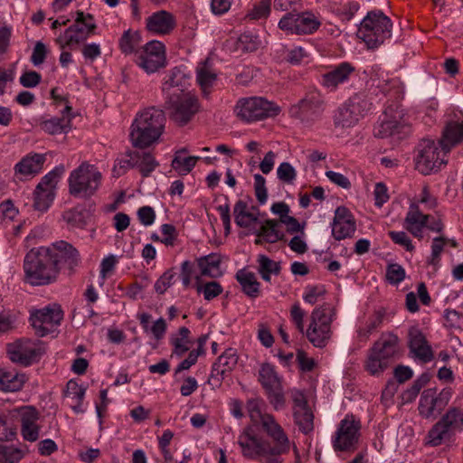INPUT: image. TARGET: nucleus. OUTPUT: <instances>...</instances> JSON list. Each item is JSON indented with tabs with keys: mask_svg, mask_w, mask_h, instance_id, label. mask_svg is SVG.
Instances as JSON below:
<instances>
[{
	"mask_svg": "<svg viewBox=\"0 0 463 463\" xmlns=\"http://www.w3.org/2000/svg\"><path fill=\"white\" fill-rule=\"evenodd\" d=\"M57 261L50 247L32 249L24 260L26 281L33 286L52 283L59 273Z\"/></svg>",
	"mask_w": 463,
	"mask_h": 463,
	"instance_id": "nucleus-1",
	"label": "nucleus"
},
{
	"mask_svg": "<svg viewBox=\"0 0 463 463\" xmlns=\"http://www.w3.org/2000/svg\"><path fill=\"white\" fill-rule=\"evenodd\" d=\"M163 110L154 107L137 115L130 128V141L136 147L144 148L156 142L165 128Z\"/></svg>",
	"mask_w": 463,
	"mask_h": 463,
	"instance_id": "nucleus-2",
	"label": "nucleus"
},
{
	"mask_svg": "<svg viewBox=\"0 0 463 463\" xmlns=\"http://www.w3.org/2000/svg\"><path fill=\"white\" fill-rule=\"evenodd\" d=\"M261 429L271 440L273 446L266 443V452L262 455V463H283L282 455L293 449L296 456L298 450L296 444L289 439L288 433L275 417H266Z\"/></svg>",
	"mask_w": 463,
	"mask_h": 463,
	"instance_id": "nucleus-3",
	"label": "nucleus"
},
{
	"mask_svg": "<svg viewBox=\"0 0 463 463\" xmlns=\"http://www.w3.org/2000/svg\"><path fill=\"white\" fill-rule=\"evenodd\" d=\"M102 183L100 171L89 163H82L72 170L68 178L69 191L78 198H90L99 189Z\"/></svg>",
	"mask_w": 463,
	"mask_h": 463,
	"instance_id": "nucleus-4",
	"label": "nucleus"
},
{
	"mask_svg": "<svg viewBox=\"0 0 463 463\" xmlns=\"http://www.w3.org/2000/svg\"><path fill=\"white\" fill-rule=\"evenodd\" d=\"M335 319V308L328 304L316 307L312 311L305 334L315 347L323 348L327 345L332 336L331 324Z\"/></svg>",
	"mask_w": 463,
	"mask_h": 463,
	"instance_id": "nucleus-5",
	"label": "nucleus"
},
{
	"mask_svg": "<svg viewBox=\"0 0 463 463\" xmlns=\"http://www.w3.org/2000/svg\"><path fill=\"white\" fill-rule=\"evenodd\" d=\"M392 22L382 12H370L364 18L358 30V37L369 49L377 48L391 37Z\"/></svg>",
	"mask_w": 463,
	"mask_h": 463,
	"instance_id": "nucleus-6",
	"label": "nucleus"
},
{
	"mask_svg": "<svg viewBox=\"0 0 463 463\" xmlns=\"http://www.w3.org/2000/svg\"><path fill=\"white\" fill-rule=\"evenodd\" d=\"M280 111L279 105L261 97L240 99L234 108L237 118L247 123L276 117Z\"/></svg>",
	"mask_w": 463,
	"mask_h": 463,
	"instance_id": "nucleus-7",
	"label": "nucleus"
},
{
	"mask_svg": "<svg viewBox=\"0 0 463 463\" xmlns=\"http://www.w3.org/2000/svg\"><path fill=\"white\" fill-rule=\"evenodd\" d=\"M361 422L353 414H346L336 426L331 443L335 451L350 452L356 449L361 435Z\"/></svg>",
	"mask_w": 463,
	"mask_h": 463,
	"instance_id": "nucleus-8",
	"label": "nucleus"
},
{
	"mask_svg": "<svg viewBox=\"0 0 463 463\" xmlns=\"http://www.w3.org/2000/svg\"><path fill=\"white\" fill-rule=\"evenodd\" d=\"M321 22L319 17L311 11L301 13L289 12L284 14L279 21V28L287 34H311L315 33Z\"/></svg>",
	"mask_w": 463,
	"mask_h": 463,
	"instance_id": "nucleus-9",
	"label": "nucleus"
},
{
	"mask_svg": "<svg viewBox=\"0 0 463 463\" xmlns=\"http://www.w3.org/2000/svg\"><path fill=\"white\" fill-rule=\"evenodd\" d=\"M410 132V124L399 107H389L385 112L381 123L375 127L374 135L376 137H392L402 139Z\"/></svg>",
	"mask_w": 463,
	"mask_h": 463,
	"instance_id": "nucleus-10",
	"label": "nucleus"
},
{
	"mask_svg": "<svg viewBox=\"0 0 463 463\" xmlns=\"http://www.w3.org/2000/svg\"><path fill=\"white\" fill-rule=\"evenodd\" d=\"M449 151H444L439 143L430 139L422 140L418 146V154L415 158L417 169L423 175H430L446 162L445 155Z\"/></svg>",
	"mask_w": 463,
	"mask_h": 463,
	"instance_id": "nucleus-11",
	"label": "nucleus"
},
{
	"mask_svg": "<svg viewBox=\"0 0 463 463\" xmlns=\"http://www.w3.org/2000/svg\"><path fill=\"white\" fill-rule=\"evenodd\" d=\"M165 99L166 109L178 125L188 123L199 110L198 99L192 91Z\"/></svg>",
	"mask_w": 463,
	"mask_h": 463,
	"instance_id": "nucleus-12",
	"label": "nucleus"
},
{
	"mask_svg": "<svg viewBox=\"0 0 463 463\" xmlns=\"http://www.w3.org/2000/svg\"><path fill=\"white\" fill-rule=\"evenodd\" d=\"M135 61L146 73H154L166 64L165 47L157 40H152L137 51Z\"/></svg>",
	"mask_w": 463,
	"mask_h": 463,
	"instance_id": "nucleus-13",
	"label": "nucleus"
},
{
	"mask_svg": "<svg viewBox=\"0 0 463 463\" xmlns=\"http://www.w3.org/2000/svg\"><path fill=\"white\" fill-rule=\"evenodd\" d=\"M63 173L64 167L60 165L42 178L34 192L33 206L36 210L44 212L51 206L55 196L56 186Z\"/></svg>",
	"mask_w": 463,
	"mask_h": 463,
	"instance_id": "nucleus-14",
	"label": "nucleus"
},
{
	"mask_svg": "<svg viewBox=\"0 0 463 463\" xmlns=\"http://www.w3.org/2000/svg\"><path fill=\"white\" fill-rule=\"evenodd\" d=\"M451 396L450 390L444 389L439 393H437V391L432 388L424 390L419 401L420 415L425 419L436 418L447 406Z\"/></svg>",
	"mask_w": 463,
	"mask_h": 463,
	"instance_id": "nucleus-15",
	"label": "nucleus"
},
{
	"mask_svg": "<svg viewBox=\"0 0 463 463\" xmlns=\"http://www.w3.org/2000/svg\"><path fill=\"white\" fill-rule=\"evenodd\" d=\"M62 317L61 309L53 306L34 310L31 313L30 319L35 334L39 336H44L55 330Z\"/></svg>",
	"mask_w": 463,
	"mask_h": 463,
	"instance_id": "nucleus-16",
	"label": "nucleus"
},
{
	"mask_svg": "<svg viewBox=\"0 0 463 463\" xmlns=\"http://www.w3.org/2000/svg\"><path fill=\"white\" fill-rule=\"evenodd\" d=\"M43 353L44 347L40 341L24 339L8 345L10 359L24 365H29L37 361Z\"/></svg>",
	"mask_w": 463,
	"mask_h": 463,
	"instance_id": "nucleus-17",
	"label": "nucleus"
},
{
	"mask_svg": "<svg viewBox=\"0 0 463 463\" xmlns=\"http://www.w3.org/2000/svg\"><path fill=\"white\" fill-rule=\"evenodd\" d=\"M408 347L411 356L416 361L427 364L434 358L430 344L417 326H411L408 331Z\"/></svg>",
	"mask_w": 463,
	"mask_h": 463,
	"instance_id": "nucleus-18",
	"label": "nucleus"
},
{
	"mask_svg": "<svg viewBox=\"0 0 463 463\" xmlns=\"http://www.w3.org/2000/svg\"><path fill=\"white\" fill-rule=\"evenodd\" d=\"M354 70L351 63L344 61L322 72L318 81L327 90L335 91L340 85L350 80Z\"/></svg>",
	"mask_w": 463,
	"mask_h": 463,
	"instance_id": "nucleus-19",
	"label": "nucleus"
},
{
	"mask_svg": "<svg viewBox=\"0 0 463 463\" xmlns=\"http://www.w3.org/2000/svg\"><path fill=\"white\" fill-rule=\"evenodd\" d=\"M190 77L182 68L171 70L165 77L162 84V92L165 98L176 96L184 92H191Z\"/></svg>",
	"mask_w": 463,
	"mask_h": 463,
	"instance_id": "nucleus-20",
	"label": "nucleus"
},
{
	"mask_svg": "<svg viewBox=\"0 0 463 463\" xmlns=\"http://www.w3.org/2000/svg\"><path fill=\"white\" fill-rule=\"evenodd\" d=\"M331 227L333 237L337 241H341L354 235L356 230V223L348 209L337 207Z\"/></svg>",
	"mask_w": 463,
	"mask_h": 463,
	"instance_id": "nucleus-21",
	"label": "nucleus"
},
{
	"mask_svg": "<svg viewBox=\"0 0 463 463\" xmlns=\"http://www.w3.org/2000/svg\"><path fill=\"white\" fill-rule=\"evenodd\" d=\"M21 421V435L25 441L35 442L41 437L38 423L39 412L33 407L24 406L18 411Z\"/></svg>",
	"mask_w": 463,
	"mask_h": 463,
	"instance_id": "nucleus-22",
	"label": "nucleus"
},
{
	"mask_svg": "<svg viewBox=\"0 0 463 463\" xmlns=\"http://www.w3.org/2000/svg\"><path fill=\"white\" fill-rule=\"evenodd\" d=\"M238 444L245 458L257 459L262 463V455L266 452V443L257 438L250 428L244 429L239 435Z\"/></svg>",
	"mask_w": 463,
	"mask_h": 463,
	"instance_id": "nucleus-23",
	"label": "nucleus"
},
{
	"mask_svg": "<svg viewBox=\"0 0 463 463\" xmlns=\"http://www.w3.org/2000/svg\"><path fill=\"white\" fill-rule=\"evenodd\" d=\"M369 350L391 364L400 354V338L392 332L383 333Z\"/></svg>",
	"mask_w": 463,
	"mask_h": 463,
	"instance_id": "nucleus-24",
	"label": "nucleus"
},
{
	"mask_svg": "<svg viewBox=\"0 0 463 463\" xmlns=\"http://www.w3.org/2000/svg\"><path fill=\"white\" fill-rule=\"evenodd\" d=\"M322 100L317 94H309L290 109L292 117L301 121H308L317 117L323 109Z\"/></svg>",
	"mask_w": 463,
	"mask_h": 463,
	"instance_id": "nucleus-25",
	"label": "nucleus"
},
{
	"mask_svg": "<svg viewBox=\"0 0 463 463\" xmlns=\"http://www.w3.org/2000/svg\"><path fill=\"white\" fill-rule=\"evenodd\" d=\"M52 254L54 259L58 260L57 268L60 270L61 265L66 266L70 270H72L80 262V255L78 250L71 244L64 241H57L52 246Z\"/></svg>",
	"mask_w": 463,
	"mask_h": 463,
	"instance_id": "nucleus-26",
	"label": "nucleus"
},
{
	"mask_svg": "<svg viewBox=\"0 0 463 463\" xmlns=\"http://www.w3.org/2000/svg\"><path fill=\"white\" fill-rule=\"evenodd\" d=\"M146 27L154 34H168L175 27V18L167 11H157L146 18Z\"/></svg>",
	"mask_w": 463,
	"mask_h": 463,
	"instance_id": "nucleus-27",
	"label": "nucleus"
},
{
	"mask_svg": "<svg viewBox=\"0 0 463 463\" xmlns=\"http://www.w3.org/2000/svg\"><path fill=\"white\" fill-rule=\"evenodd\" d=\"M234 220L238 226L256 231L260 223L257 209L249 207L246 203L238 201L233 209Z\"/></svg>",
	"mask_w": 463,
	"mask_h": 463,
	"instance_id": "nucleus-28",
	"label": "nucleus"
},
{
	"mask_svg": "<svg viewBox=\"0 0 463 463\" xmlns=\"http://www.w3.org/2000/svg\"><path fill=\"white\" fill-rule=\"evenodd\" d=\"M430 220V215L423 214L417 203H411L404 221L405 229L417 238L422 237V231Z\"/></svg>",
	"mask_w": 463,
	"mask_h": 463,
	"instance_id": "nucleus-29",
	"label": "nucleus"
},
{
	"mask_svg": "<svg viewBox=\"0 0 463 463\" xmlns=\"http://www.w3.org/2000/svg\"><path fill=\"white\" fill-rule=\"evenodd\" d=\"M196 81L205 96L212 91L216 84L217 72L209 60L198 64L196 68Z\"/></svg>",
	"mask_w": 463,
	"mask_h": 463,
	"instance_id": "nucleus-30",
	"label": "nucleus"
},
{
	"mask_svg": "<svg viewBox=\"0 0 463 463\" xmlns=\"http://www.w3.org/2000/svg\"><path fill=\"white\" fill-rule=\"evenodd\" d=\"M87 388L79 384L74 380H70L66 384L64 396L71 401L70 404L71 410L77 413H84L87 410V404L83 402Z\"/></svg>",
	"mask_w": 463,
	"mask_h": 463,
	"instance_id": "nucleus-31",
	"label": "nucleus"
},
{
	"mask_svg": "<svg viewBox=\"0 0 463 463\" xmlns=\"http://www.w3.org/2000/svg\"><path fill=\"white\" fill-rule=\"evenodd\" d=\"M44 161V155H27L14 165V172L24 177L35 175L41 172Z\"/></svg>",
	"mask_w": 463,
	"mask_h": 463,
	"instance_id": "nucleus-32",
	"label": "nucleus"
},
{
	"mask_svg": "<svg viewBox=\"0 0 463 463\" xmlns=\"http://www.w3.org/2000/svg\"><path fill=\"white\" fill-rule=\"evenodd\" d=\"M452 414H445L429 431L427 443L430 446H439L450 436L452 424L449 423Z\"/></svg>",
	"mask_w": 463,
	"mask_h": 463,
	"instance_id": "nucleus-33",
	"label": "nucleus"
},
{
	"mask_svg": "<svg viewBox=\"0 0 463 463\" xmlns=\"http://www.w3.org/2000/svg\"><path fill=\"white\" fill-rule=\"evenodd\" d=\"M361 117L358 104L351 101L338 109L335 116V123L343 128H351L359 121Z\"/></svg>",
	"mask_w": 463,
	"mask_h": 463,
	"instance_id": "nucleus-34",
	"label": "nucleus"
},
{
	"mask_svg": "<svg viewBox=\"0 0 463 463\" xmlns=\"http://www.w3.org/2000/svg\"><path fill=\"white\" fill-rule=\"evenodd\" d=\"M254 232L258 237L256 239L257 244H260L262 241L274 243L279 241L282 237V234L279 230V223L275 220L260 221Z\"/></svg>",
	"mask_w": 463,
	"mask_h": 463,
	"instance_id": "nucleus-35",
	"label": "nucleus"
},
{
	"mask_svg": "<svg viewBox=\"0 0 463 463\" xmlns=\"http://www.w3.org/2000/svg\"><path fill=\"white\" fill-rule=\"evenodd\" d=\"M87 38L83 35V32L78 28V25L71 24L63 32L60 33L54 42L60 50L72 48L84 43Z\"/></svg>",
	"mask_w": 463,
	"mask_h": 463,
	"instance_id": "nucleus-36",
	"label": "nucleus"
},
{
	"mask_svg": "<svg viewBox=\"0 0 463 463\" xmlns=\"http://www.w3.org/2000/svg\"><path fill=\"white\" fill-rule=\"evenodd\" d=\"M462 139L463 123L452 121L446 126L439 145L444 151H449L452 146L459 143Z\"/></svg>",
	"mask_w": 463,
	"mask_h": 463,
	"instance_id": "nucleus-37",
	"label": "nucleus"
},
{
	"mask_svg": "<svg viewBox=\"0 0 463 463\" xmlns=\"http://www.w3.org/2000/svg\"><path fill=\"white\" fill-rule=\"evenodd\" d=\"M39 125L43 131L50 135L67 133L71 129V118L68 116L42 118Z\"/></svg>",
	"mask_w": 463,
	"mask_h": 463,
	"instance_id": "nucleus-38",
	"label": "nucleus"
},
{
	"mask_svg": "<svg viewBox=\"0 0 463 463\" xmlns=\"http://www.w3.org/2000/svg\"><path fill=\"white\" fill-rule=\"evenodd\" d=\"M236 279L242 291L250 298H257L260 294V284L256 275L246 269H241L236 273Z\"/></svg>",
	"mask_w": 463,
	"mask_h": 463,
	"instance_id": "nucleus-39",
	"label": "nucleus"
},
{
	"mask_svg": "<svg viewBox=\"0 0 463 463\" xmlns=\"http://www.w3.org/2000/svg\"><path fill=\"white\" fill-rule=\"evenodd\" d=\"M256 263L257 271L265 282H270L272 276H278L280 273V262L276 261L264 254L257 256Z\"/></svg>",
	"mask_w": 463,
	"mask_h": 463,
	"instance_id": "nucleus-40",
	"label": "nucleus"
},
{
	"mask_svg": "<svg viewBox=\"0 0 463 463\" xmlns=\"http://www.w3.org/2000/svg\"><path fill=\"white\" fill-rule=\"evenodd\" d=\"M326 7L341 20L350 21L359 10L360 5L354 1L341 3L337 0H330L327 2Z\"/></svg>",
	"mask_w": 463,
	"mask_h": 463,
	"instance_id": "nucleus-41",
	"label": "nucleus"
},
{
	"mask_svg": "<svg viewBox=\"0 0 463 463\" xmlns=\"http://www.w3.org/2000/svg\"><path fill=\"white\" fill-rule=\"evenodd\" d=\"M25 383L24 374L14 371L0 370V391L16 392L22 389Z\"/></svg>",
	"mask_w": 463,
	"mask_h": 463,
	"instance_id": "nucleus-42",
	"label": "nucleus"
},
{
	"mask_svg": "<svg viewBox=\"0 0 463 463\" xmlns=\"http://www.w3.org/2000/svg\"><path fill=\"white\" fill-rule=\"evenodd\" d=\"M258 380L264 390L281 384V379L276 371L275 365L269 363H263L260 364Z\"/></svg>",
	"mask_w": 463,
	"mask_h": 463,
	"instance_id": "nucleus-43",
	"label": "nucleus"
},
{
	"mask_svg": "<svg viewBox=\"0 0 463 463\" xmlns=\"http://www.w3.org/2000/svg\"><path fill=\"white\" fill-rule=\"evenodd\" d=\"M238 354L235 349H226L218 358L217 363L213 366V371L217 374H221L222 377L228 373L232 371L238 363Z\"/></svg>",
	"mask_w": 463,
	"mask_h": 463,
	"instance_id": "nucleus-44",
	"label": "nucleus"
},
{
	"mask_svg": "<svg viewBox=\"0 0 463 463\" xmlns=\"http://www.w3.org/2000/svg\"><path fill=\"white\" fill-rule=\"evenodd\" d=\"M198 266L203 276L217 278L222 275L221 259L216 254H210L198 260Z\"/></svg>",
	"mask_w": 463,
	"mask_h": 463,
	"instance_id": "nucleus-45",
	"label": "nucleus"
},
{
	"mask_svg": "<svg viewBox=\"0 0 463 463\" xmlns=\"http://www.w3.org/2000/svg\"><path fill=\"white\" fill-rule=\"evenodd\" d=\"M135 167L138 168L143 176H148L157 166L158 163L150 153L137 152L132 154Z\"/></svg>",
	"mask_w": 463,
	"mask_h": 463,
	"instance_id": "nucleus-46",
	"label": "nucleus"
},
{
	"mask_svg": "<svg viewBox=\"0 0 463 463\" xmlns=\"http://www.w3.org/2000/svg\"><path fill=\"white\" fill-rule=\"evenodd\" d=\"M264 402L260 398H252L247 402L246 410L250 420L254 424L264 425L266 417H274L270 413L263 411Z\"/></svg>",
	"mask_w": 463,
	"mask_h": 463,
	"instance_id": "nucleus-47",
	"label": "nucleus"
},
{
	"mask_svg": "<svg viewBox=\"0 0 463 463\" xmlns=\"http://www.w3.org/2000/svg\"><path fill=\"white\" fill-rule=\"evenodd\" d=\"M141 36L137 32L127 30L119 39V48L125 54H135L139 51Z\"/></svg>",
	"mask_w": 463,
	"mask_h": 463,
	"instance_id": "nucleus-48",
	"label": "nucleus"
},
{
	"mask_svg": "<svg viewBox=\"0 0 463 463\" xmlns=\"http://www.w3.org/2000/svg\"><path fill=\"white\" fill-rule=\"evenodd\" d=\"M189 336L190 330L184 326L181 327L176 334L171 335L170 343L174 346V354L182 356L185 352L189 350Z\"/></svg>",
	"mask_w": 463,
	"mask_h": 463,
	"instance_id": "nucleus-49",
	"label": "nucleus"
},
{
	"mask_svg": "<svg viewBox=\"0 0 463 463\" xmlns=\"http://www.w3.org/2000/svg\"><path fill=\"white\" fill-rule=\"evenodd\" d=\"M390 364H391L388 361L369 350L364 363V369L369 374L379 376L390 366Z\"/></svg>",
	"mask_w": 463,
	"mask_h": 463,
	"instance_id": "nucleus-50",
	"label": "nucleus"
},
{
	"mask_svg": "<svg viewBox=\"0 0 463 463\" xmlns=\"http://www.w3.org/2000/svg\"><path fill=\"white\" fill-rule=\"evenodd\" d=\"M73 25H78V28L83 32V35L87 40L96 33L97 24L93 15L90 14L78 11Z\"/></svg>",
	"mask_w": 463,
	"mask_h": 463,
	"instance_id": "nucleus-51",
	"label": "nucleus"
},
{
	"mask_svg": "<svg viewBox=\"0 0 463 463\" xmlns=\"http://www.w3.org/2000/svg\"><path fill=\"white\" fill-rule=\"evenodd\" d=\"M200 158V156H183L181 152H178L172 161V166L180 175H187Z\"/></svg>",
	"mask_w": 463,
	"mask_h": 463,
	"instance_id": "nucleus-52",
	"label": "nucleus"
},
{
	"mask_svg": "<svg viewBox=\"0 0 463 463\" xmlns=\"http://www.w3.org/2000/svg\"><path fill=\"white\" fill-rule=\"evenodd\" d=\"M294 419L301 431L307 433L313 430V414L308 407L295 410Z\"/></svg>",
	"mask_w": 463,
	"mask_h": 463,
	"instance_id": "nucleus-53",
	"label": "nucleus"
},
{
	"mask_svg": "<svg viewBox=\"0 0 463 463\" xmlns=\"http://www.w3.org/2000/svg\"><path fill=\"white\" fill-rule=\"evenodd\" d=\"M370 80L372 85L380 89L383 92L388 90L387 85L390 82L388 73L378 66L372 67L370 71Z\"/></svg>",
	"mask_w": 463,
	"mask_h": 463,
	"instance_id": "nucleus-54",
	"label": "nucleus"
},
{
	"mask_svg": "<svg viewBox=\"0 0 463 463\" xmlns=\"http://www.w3.org/2000/svg\"><path fill=\"white\" fill-rule=\"evenodd\" d=\"M450 246L456 248L457 241L454 239H449L443 236L435 237L431 244V261L434 262L439 260L442 250L445 247Z\"/></svg>",
	"mask_w": 463,
	"mask_h": 463,
	"instance_id": "nucleus-55",
	"label": "nucleus"
},
{
	"mask_svg": "<svg viewBox=\"0 0 463 463\" xmlns=\"http://www.w3.org/2000/svg\"><path fill=\"white\" fill-rule=\"evenodd\" d=\"M271 0H261L253 5L248 11L247 17L251 20H259L267 18L270 14Z\"/></svg>",
	"mask_w": 463,
	"mask_h": 463,
	"instance_id": "nucleus-56",
	"label": "nucleus"
},
{
	"mask_svg": "<svg viewBox=\"0 0 463 463\" xmlns=\"http://www.w3.org/2000/svg\"><path fill=\"white\" fill-rule=\"evenodd\" d=\"M269 403L275 411H280L285 407L286 400L282 390V385L265 390Z\"/></svg>",
	"mask_w": 463,
	"mask_h": 463,
	"instance_id": "nucleus-57",
	"label": "nucleus"
},
{
	"mask_svg": "<svg viewBox=\"0 0 463 463\" xmlns=\"http://www.w3.org/2000/svg\"><path fill=\"white\" fill-rule=\"evenodd\" d=\"M430 377L428 374L423 373L421 374L412 384V386L409 389H407L402 393V400L405 402H411L415 400V398L418 396L420 389L427 384L429 382Z\"/></svg>",
	"mask_w": 463,
	"mask_h": 463,
	"instance_id": "nucleus-58",
	"label": "nucleus"
},
{
	"mask_svg": "<svg viewBox=\"0 0 463 463\" xmlns=\"http://www.w3.org/2000/svg\"><path fill=\"white\" fill-rule=\"evenodd\" d=\"M24 455L19 449L0 445V463H18Z\"/></svg>",
	"mask_w": 463,
	"mask_h": 463,
	"instance_id": "nucleus-59",
	"label": "nucleus"
},
{
	"mask_svg": "<svg viewBox=\"0 0 463 463\" xmlns=\"http://www.w3.org/2000/svg\"><path fill=\"white\" fill-rule=\"evenodd\" d=\"M326 293V288L323 285L307 286L303 293V299L306 303L314 305L320 301Z\"/></svg>",
	"mask_w": 463,
	"mask_h": 463,
	"instance_id": "nucleus-60",
	"label": "nucleus"
},
{
	"mask_svg": "<svg viewBox=\"0 0 463 463\" xmlns=\"http://www.w3.org/2000/svg\"><path fill=\"white\" fill-rule=\"evenodd\" d=\"M278 178L285 184H293L297 178V171L288 162H282L277 168Z\"/></svg>",
	"mask_w": 463,
	"mask_h": 463,
	"instance_id": "nucleus-61",
	"label": "nucleus"
},
{
	"mask_svg": "<svg viewBox=\"0 0 463 463\" xmlns=\"http://www.w3.org/2000/svg\"><path fill=\"white\" fill-rule=\"evenodd\" d=\"M63 220L72 227L82 228L86 224L84 213L79 209L66 211L62 215Z\"/></svg>",
	"mask_w": 463,
	"mask_h": 463,
	"instance_id": "nucleus-62",
	"label": "nucleus"
},
{
	"mask_svg": "<svg viewBox=\"0 0 463 463\" xmlns=\"http://www.w3.org/2000/svg\"><path fill=\"white\" fill-rule=\"evenodd\" d=\"M307 52L301 46H294L287 50L285 59L291 64L297 65L305 62L308 59Z\"/></svg>",
	"mask_w": 463,
	"mask_h": 463,
	"instance_id": "nucleus-63",
	"label": "nucleus"
},
{
	"mask_svg": "<svg viewBox=\"0 0 463 463\" xmlns=\"http://www.w3.org/2000/svg\"><path fill=\"white\" fill-rule=\"evenodd\" d=\"M197 291L202 293L206 300L210 301L222 292V288L218 282L211 281L198 286Z\"/></svg>",
	"mask_w": 463,
	"mask_h": 463,
	"instance_id": "nucleus-64",
	"label": "nucleus"
}]
</instances>
